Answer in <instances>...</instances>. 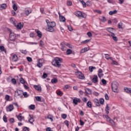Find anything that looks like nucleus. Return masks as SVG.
Masks as SVG:
<instances>
[{
    "label": "nucleus",
    "instance_id": "nucleus-1",
    "mask_svg": "<svg viewBox=\"0 0 131 131\" xmlns=\"http://www.w3.org/2000/svg\"><path fill=\"white\" fill-rule=\"evenodd\" d=\"M46 22L48 26V28H46L47 31L54 32V31H55L54 28L56 27V23L54 21H50L48 19H46Z\"/></svg>",
    "mask_w": 131,
    "mask_h": 131
},
{
    "label": "nucleus",
    "instance_id": "nucleus-2",
    "mask_svg": "<svg viewBox=\"0 0 131 131\" xmlns=\"http://www.w3.org/2000/svg\"><path fill=\"white\" fill-rule=\"evenodd\" d=\"M63 62V59L59 57H55L54 60L52 62V65L55 67H61V63Z\"/></svg>",
    "mask_w": 131,
    "mask_h": 131
},
{
    "label": "nucleus",
    "instance_id": "nucleus-3",
    "mask_svg": "<svg viewBox=\"0 0 131 131\" xmlns=\"http://www.w3.org/2000/svg\"><path fill=\"white\" fill-rule=\"evenodd\" d=\"M118 82L116 81L113 82L112 84V89L114 93H118Z\"/></svg>",
    "mask_w": 131,
    "mask_h": 131
},
{
    "label": "nucleus",
    "instance_id": "nucleus-4",
    "mask_svg": "<svg viewBox=\"0 0 131 131\" xmlns=\"http://www.w3.org/2000/svg\"><path fill=\"white\" fill-rule=\"evenodd\" d=\"M75 15L79 18H86V14L85 13H82L81 11H76L75 13Z\"/></svg>",
    "mask_w": 131,
    "mask_h": 131
},
{
    "label": "nucleus",
    "instance_id": "nucleus-5",
    "mask_svg": "<svg viewBox=\"0 0 131 131\" xmlns=\"http://www.w3.org/2000/svg\"><path fill=\"white\" fill-rule=\"evenodd\" d=\"M15 96L17 98H22L23 96V91L22 90H17L15 92Z\"/></svg>",
    "mask_w": 131,
    "mask_h": 131
},
{
    "label": "nucleus",
    "instance_id": "nucleus-6",
    "mask_svg": "<svg viewBox=\"0 0 131 131\" xmlns=\"http://www.w3.org/2000/svg\"><path fill=\"white\" fill-rule=\"evenodd\" d=\"M14 26L17 28V29H18V30H21L23 28V27L24 26V24L23 23H17L14 25Z\"/></svg>",
    "mask_w": 131,
    "mask_h": 131
},
{
    "label": "nucleus",
    "instance_id": "nucleus-7",
    "mask_svg": "<svg viewBox=\"0 0 131 131\" xmlns=\"http://www.w3.org/2000/svg\"><path fill=\"white\" fill-rule=\"evenodd\" d=\"M76 75L77 76L78 78L79 79H84V75L82 73L80 72H76Z\"/></svg>",
    "mask_w": 131,
    "mask_h": 131
},
{
    "label": "nucleus",
    "instance_id": "nucleus-8",
    "mask_svg": "<svg viewBox=\"0 0 131 131\" xmlns=\"http://www.w3.org/2000/svg\"><path fill=\"white\" fill-rule=\"evenodd\" d=\"M43 63H45V60H43V59L38 60V62L37 64V67H38L39 68H41V67H42V64H43Z\"/></svg>",
    "mask_w": 131,
    "mask_h": 131
},
{
    "label": "nucleus",
    "instance_id": "nucleus-9",
    "mask_svg": "<svg viewBox=\"0 0 131 131\" xmlns=\"http://www.w3.org/2000/svg\"><path fill=\"white\" fill-rule=\"evenodd\" d=\"M108 36H111V37H112V38L114 40V41H117L118 40L117 37H116L115 36V34H114V33H110L108 34Z\"/></svg>",
    "mask_w": 131,
    "mask_h": 131
},
{
    "label": "nucleus",
    "instance_id": "nucleus-10",
    "mask_svg": "<svg viewBox=\"0 0 131 131\" xmlns=\"http://www.w3.org/2000/svg\"><path fill=\"white\" fill-rule=\"evenodd\" d=\"M73 104H74V105H77L78 103H80V99L77 98V97H75L73 100Z\"/></svg>",
    "mask_w": 131,
    "mask_h": 131
},
{
    "label": "nucleus",
    "instance_id": "nucleus-11",
    "mask_svg": "<svg viewBox=\"0 0 131 131\" xmlns=\"http://www.w3.org/2000/svg\"><path fill=\"white\" fill-rule=\"evenodd\" d=\"M10 40H15V39H16V34L11 32L10 34Z\"/></svg>",
    "mask_w": 131,
    "mask_h": 131
},
{
    "label": "nucleus",
    "instance_id": "nucleus-12",
    "mask_svg": "<svg viewBox=\"0 0 131 131\" xmlns=\"http://www.w3.org/2000/svg\"><path fill=\"white\" fill-rule=\"evenodd\" d=\"M6 110L8 112H11V111H13L14 110V106L13 104H10L9 106L6 107Z\"/></svg>",
    "mask_w": 131,
    "mask_h": 131
},
{
    "label": "nucleus",
    "instance_id": "nucleus-13",
    "mask_svg": "<svg viewBox=\"0 0 131 131\" xmlns=\"http://www.w3.org/2000/svg\"><path fill=\"white\" fill-rule=\"evenodd\" d=\"M33 88L36 90V91H37L38 92H41V86L40 85H34Z\"/></svg>",
    "mask_w": 131,
    "mask_h": 131
},
{
    "label": "nucleus",
    "instance_id": "nucleus-14",
    "mask_svg": "<svg viewBox=\"0 0 131 131\" xmlns=\"http://www.w3.org/2000/svg\"><path fill=\"white\" fill-rule=\"evenodd\" d=\"M98 75L99 78H101V77H102V76L104 75V74H103V70H102V69H99L98 70Z\"/></svg>",
    "mask_w": 131,
    "mask_h": 131
},
{
    "label": "nucleus",
    "instance_id": "nucleus-15",
    "mask_svg": "<svg viewBox=\"0 0 131 131\" xmlns=\"http://www.w3.org/2000/svg\"><path fill=\"white\" fill-rule=\"evenodd\" d=\"M10 23H12V24L14 25V26L15 25H16V24L17 23V21H16V19H15V18L13 17L10 18Z\"/></svg>",
    "mask_w": 131,
    "mask_h": 131
},
{
    "label": "nucleus",
    "instance_id": "nucleus-16",
    "mask_svg": "<svg viewBox=\"0 0 131 131\" xmlns=\"http://www.w3.org/2000/svg\"><path fill=\"white\" fill-rule=\"evenodd\" d=\"M92 82H93L94 83H97V82H98V76L97 75H94L93 76Z\"/></svg>",
    "mask_w": 131,
    "mask_h": 131
},
{
    "label": "nucleus",
    "instance_id": "nucleus-17",
    "mask_svg": "<svg viewBox=\"0 0 131 131\" xmlns=\"http://www.w3.org/2000/svg\"><path fill=\"white\" fill-rule=\"evenodd\" d=\"M107 31H108V32H110V33H113V32H114V31H115V29L114 28H107L106 29Z\"/></svg>",
    "mask_w": 131,
    "mask_h": 131
},
{
    "label": "nucleus",
    "instance_id": "nucleus-18",
    "mask_svg": "<svg viewBox=\"0 0 131 131\" xmlns=\"http://www.w3.org/2000/svg\"><path fill=\"white\" fill-rule=\"evenodd\" d=\"M32 12V10L31 9H26L25 14L26 15V16H29V14H31Z\"/></svg>",
    "mask_w": 131,
    "mask_h": 131
},
{
    "label": "nucleus",
    "instance_id": "nucleus-19",
    "mask_svg": "<svg viewBox=\"0 0 131 131\" xmlns=\"http://www.w3.org/2000/svg\"><path fill=\"white\" fill-rule=\"evenodd\" d=\"M30 116V119H29V122L30 123H33V122H34V118H33V116H32L31 115H29Z\"/></svg>",
    "mask_w": 131,
    "mask_h": 131
},
{
    "label": "nucleus",
    "instance_id": "nucleus-20",
    "mask_svg": "<svg viewBox=\"0 0 131 131\" xmlns=\"http://www.w3.org/2000/svg\"><path fill=\"white\" fill-rule=\"evenodd\" d=\"M89 50H90V49L89 48L85 47L83 49H82L81 50L80 53H85V52H88V51H89Z\"/></svg>",
    "mask_w": 131,
    "mask_h": 131
},
{
    "label": "nucleus",
    "instance_id": "nucleus-21",
    "mask_svg": "<svg viewBox=\"0 0 131 131\" xmlns=\"http://www.w3.org/2000/svg\"><path fill=\"white\" fill-rule=\"evenodd\" d=\"M59 19L60 22H65V21H66V19L65 18V17H64L62 15L59 16Z\"/></svg>",
    "mask_w": 131,
    "mask_h": 131
},
{
    "label": "nucleus",
    "instance_id": "nucleus-22",
    "mask_svg": "<svg viewBox=\"0 0 131 131\" xmlns=\"http://www.w3.org/2000/svg\"><path fill=\"white\" fill-rule=\"evenodd\" d=\"M17 117L19 121H22V120L24 119V117H23L21 114H20L18 116H17Z\"/></svg>",
    "mask_w": 131,
    "mask_h": 131
},
{
    "label": "nucleus",
    "instance_id": "nucleus-23",
    "mask_svg": "<svg viewBox=\"0 0 131 131\" xmlns=\"http://www.w3.org/2000/svg\"><path fill=\"white\" fill-rule=\"evenodd\" d=\"M85 93L88 95H91L92 94V90L89 88H86L85 89Z\"/></svg>",
    "mask_w": 131,
    "mask_h": 131
},
{
    "label": "nucleus",
    "instance_id": "nucleus-24",
    "mask_svg": "<svg viewBox=\"0 0 131 131\" xmlns=\"http://www.w3.org/2000/svg\"><path fill=\"white\" fill-rule=\"evenodd\" d=\"M19 81L23 84H25L26 83H27V82H26V81H25V80H24V79H23V78H20L19 79Z\"/></svg>",
    "mask_w": 131,
    "mask_h": 131
},
{
    "label": "nucleus",
    "instance_id": "nucleus-25",
    "mask_svg": "<svg viewBox=\"0 0 131 131\" xmlns=\"http://www.w3.org/2000/svg\"><path fill=\"white\" fill-rule=\"evenodd\" d=\"M124 91L126 93H127L128 94H131V89H130V88H124Z\"/></svg>",
    "mask_w": 131,
    "mask_h": 131
},
{
    "label": "nucleus",
    "instance_id": "nucleus-26",
    "mask_svg": "<svg viewBox=\"0 0 131 131\" xmlns=\"http://www.w3.org/2000/svg\"><path fill=\"white\" fill-rule=\"evenodd\" d=\"M99 19L100 20V21H101V22H103V23L106 22V21H107L106 17H105L104 16L100 17Z\"/></svg>",
    "mask_w": 131,
    "mask_h": 131
},
{
    "label": "nucleus",
    "instance_id": "nucleus-27",
    "mask_svg": "<svg viewBox=\"0 0 131 131\" xmlns=\"http://www.w3.org/2000/svg\"><path fill=\"white\" fill-rule=\"evenodd\" d=\"M18 60V56L16 55H13L12 56V60L14 61V62L17 61Z\"/></svg>",
    "mask_w": 131,
    "mask_h": 131
},
{
    "label": "nucleus",
    "instance_id": "nucleus-28",
    "mask_svg": "<svg viewBox=\"0 0 131 131\" xmlns=\"http://www.w3.org/2000/svg\"><path fill=\"white\" fill-rule=\"evenodd\" d=\"M107 121L110 122V123H111L113 126H115V123L112 119H111V118Z\"/></svg>",
    "mask_w": 131,
    "mask_h": 131
},
{
    "label": "nucleus",
    "instance_id": "nucleus-29",
    "mask_svg": "<svg viewBox=\"0 0 131 131\" xmlns=\"http://www.w3.org/2000/svg\"><path fill=\"white\" fill-rule=\"evenodd\" d=\"M94 103L96 106H100V102H99V100L97 99H94Z\"/></svg>",
    "mask_w": 131,
    "mask_h": 131
},
{
    "label": "nucleus",
    "instance_id": "nucleus-30",
    "mask_svg": "<svg viewBox=\"0 0 131 131\" xmlns=\"http://www.w3.org/2000/svg\"><path fill=\"white\" fill-rule=\"evenodd\" d=\"M36 33H37L38 37H39L40 38H41V37L42 36V34L41 33V32L39 31H37Z\"/></svg>",
    "mask_w": 131,
    "mask_h": 131
},
{
    "label": "nucleus",
    "instance_id": "nucleus-31",
    "mask_svg": "<svg viewBox=\"0 0 131 131\" xmlns=\"http://www.w3.org/2000/svg\"><path fill=\"white\" fill-rule=\"evenodd\" d=\"M0 6H1V8L2 10H5V9H6V8H7V4H2Z\"/></svg>",
    "mask_w": 131,
    "mask_h": 131
},
{
    "label": "nucleus",
    "instance_id": "nucleus-32",
    "mask_svg": "<svg viewBox=\"0 0 131 131\" xmlns=\"http://www.w3.org/2000/svg\"><path fill=\"white\" fill-rule=\"evenodd\" d=\"M117 13V10H115L114 11H111L109 12L110 15H112L114 14H116Z\"/></svg>",
    "mask_w": 131,
    "mask_h": 131
},
{
    "label": "nucleus",
    "instance_id": "nucleus-33",
    "mask_svg": "<svg viewBox=\"0 0 131 131\" xmlns=\"http://www.w3.org/2000/svg\"><path fill=\"white\" fill-rule=\"evenodd\" d=\"M52 83H57L58 82V79L57 78H54L51 80Z\"/></svg>",
    "mask_w": 131,
    "mask_h": 131
},
{
    "label": "nucleus",
    "instance_id": "nucleus-34",
    "mask_svg": "<svg viewBox=\"0 0 131 131\" xmlns=\"http://www.w3.org/2000/svg\"><path fill=\"white\" fill-rule=\"evenodd\" d=\"M89 41H91L90 39H86L81 42L82 45H85V43H88V42H89Z\"/></svg>",
    "mask_w": 131,
    "mask_h": 131
},
{
    "label": "nucleus",
    "instance_id": "nucleus-35",
    "mask_svg": "<svg viewBox=\"0 0 131 131\" xmlns=\"http://www.w3.org/2000/svg\"><path fill=\"white\" fill-rule=\"evenodd\" d=\"M95 69L96 67H89V71H90V72H93Z\"/></svg>",
    "mask_w": 131,
    "mask_h": 131
},
{
    "label": "nucleus",
    "instance_id": "nucleus-36",
    "mask_svg": "<svg viewBox=\"0 0 131 131\" xmlns=\"http://www.w3.org/2000/svg\"><path fill=\"white\" fill-rule=\"evenodd\" d=\"M29 107L30 110H34V109H35V105H34L33 104L30 105Z\"/></svg>",
    "mask_w": 131,
    "mask_h": 131
},
{
    "label": "nucleus",
    "instance_id": "nucleus-37",
    "mask_svg": "<svg viewBox=\"0 0 131 131\" xmlns=\"http://www.w3.org/2000/svg\"><path fill=\"white\" fill-rule=\"evenodd\" d=\"M0 52H6V49L4 46H0Z\"/></svg>",
    "mask_w": 131,
    "mask_h": 131
},
{
    "label": "nucleus",
    "instance_id": "nucleus-38",
    "mask_svg": "<svg viewBox=\"0 0 131 131\" xmlns=\"http://www.w3.org/2000/svg\"><path fill=\"white\" fill-rule=\"evenodd\" d=\"M12 8L14 11H17V10H18V7H17V5L15 4H13Z\"/></svg>",
    "mask_w": 131,
    "mask_h": 131
},
{
    "label": "nucleus",
    "instance_id": "nucleus-39",
    "mask_svg": "<svg viewBox=\"0 0 131 131\" xmlns=\"http://www.w3.org/2000/svg\"><path fill=\"white\" fill-rule=\"evenodd\" d=\"M23 95L25 97V98H28L29 96V95H28V93H27V92H23Z\"/></svg>",
    "mask_w": 131,
    "mask_h": 131
},
{
    "label": "nucleus",
    "instance_id": "nucleus-40",
    "mask_svg": "<svg viewBox=\"0 0 131 131\" xmlns=\"http://www.w3.org/2000/svg\"><path fill=\"white\" fill-rule=\"evenodd\" d=\"M103 118H106L107 121H108L111 119L110 117H109V116H108L107 115H104Z\"/></svg>",
    "mask_w": 131,
    "mask_h": 131
},
{
    "label": "nucleus",
    "instance_id": "nucleus-41",
    "mask_svg": "<svg viewBox=\"0 0 131 131\" xmlns=\"http://www.w3.org/2000/svg\"><path fill=\"white\" fill-rule=\"evenodd\" d=\"M35 99L38 102H40V101H41V98L39 96H36Z\"/></svg>",
    "mask_w": 131,
    "mask_h": 131
},
{
    "label": "nucleus",
    "instance_id": "nucleus-42",
    "mask_svg": "<svg viewBox=\"0 0 131 131\" xmlns=\"http://www.w3.org/2000/svg\"><path fill=\"white\" fill-rule=\"evenodd\" d=\"M47 118H48V119H50V120H51V121H53V116L49 115L47 117Z\"/></svg>",
    "mask_w": 131,
    "mask_h": 131
},
{
    "label": "nucleus",
    "instance_id": "nucleus-43",
    "mask_svg": "<svg viewBox=\"0 0 131 131\" xmlns=\"http://www.w3.org/2000/svg\"><path fill=\"white\" fill-rule=\"evenodd\" d=\"M47 77H48V74L46 73H44L42 75V78L45 79V78H47Z\"/></svg>",
    "mask_w": 131,
    "mask_h": 131
},
{
    "label": "nucleus",
    "instance_id": "nucleus-44",
    "mask_svg": "<svg viewBox=\"0 0 131 131\" xmlns=\"http://www.w3.org/2000/svg\"><path fill=\"white\" fill-rule=\"evenodd\" d=\"M57 95H58V96H60V97L63 96V93H62V92L58 91L57 92Z\"/></svg>",
    "mask_w": 131,
    "mask_h": 131
},
{
    "label": "nucleus",
    "instance_id": "nucleus-45",
    "mask_svg": "<svg viewBox=\"0 0 131 131\" xmlns=\"http://www.w3.org/2000/svg\"><path fill=\"white\" fill-rule=\"evenodd\" d=\"M11 82L13 83V84H16V83H17V81H16L15 78H13L11 79Z\"/></svg>",
    "mask_w": 131,
    "mask_h": 131
},
{
    "label": "nucleus",
    "instance_id": "nucleus-46",
    "mask_svg": "<svg viewBox=\"0 0 131 131\" xmlns=\"http://www.w3.org/2000/svg\"><path fill=\"white\" fill-rule=\"evenodd\" d=\"M88 107L91 108L92 107V102L91 101H88L86 103Z\"/></svg>",
    "mask_w": 131,
    "mask_h": 131
},
{
    "label": "nucleus",
    "instance_id": "nucleus-47",
    "mask_svg": "<svg viewBox=\"0 0 131 131\" xmlns=\"http://www.w3.org/2000/svg\"><path fill=\"white\" fill-rule=\"evenodd\" d=\"M67 55H70V54H72V50H71L70 49H68L67 51Z\"/></svg>",
    "mask_w": 131,
    "mask_h": 131
},
{
    "label": "nucleus",
    "instance_id": "nucleus-48",
    "mask_svg": "<svg viewBox=\"0 0 131 131\" xmlns=\"http://www.w3.org/2000/svg\"><path fill=\"white\" fill-rule=\"evenodd\" d=\"M111 64L112 65H118V62H117L115 60H113V61H112V62H111Z\"/></svg>",
    "mask_w": 131,
    "mask_h": 131
},
{
    "label": "nucleus",
    "instance_id": "nucleus-49",
    "mask_svg": "<svg viewBox=\"0 0 131 131\" xmlns=\"http://www.w3.org/2000/svg\"><path fill=\"white\" fill-rule=\"evenodd\" d=\"M61 117L62 118H63V119H66V118H67V115L65 114H62L61 115Z\"/></svg>",
    "mask_w": 131,
    "mask_h": 131
},
{
    "label": "nucleus",
    "instance_id": "nucleus-50",
    "mask_svg": "<svg viewBox=\"0 0 131 131\" xmlns=\"http://www.w3.org/2000/svg\"><path fill=\"white\" fill-rule=\"evenodd\" d=\"M99 102H100V104H101V105H103L104 104V99L100 98L99 99Z\"/></svg>",
    "mask_w": 131,
    "mask_h": 131
},
{
    "label": "nucleus",
    "instance_id": "nucleus-51",
    "mask_svg": "<svg viewBox=\"0 0 131 131\" xmlns=\"http://www.w3.org/2000/svg\"><path fill=\"white\" fill-rule=\"evenodd\" d=\"M118 28H122V23L120 22L118 24Z\"/></svg>",
    "mask_w": 131,
    "mask_h": 131
},
{
    "label": "nucleus",
    "instance_id": "nucleus-52",
    "mask_svg": "<svg viewBox=\"0 0 131 131\" xmlns=\"http://www.w3.org/2000/svg\"><path fill=\"white\" fill-rule=\"evenodd\" d=\"M5 100H6V101H10V96L7 95L5 96Z\"/></svg>",
    "mask_w": 131,
    "mask_h": 131
},
{
    "label": "nucleus",
    "instance_id": "nucleus-53",
    "mask_svg": "<svg viewBox=\"0 0 131 131\" xmlns=\"http://www.w3.org/2000/svg\"><path fill=\"white\" fill-rule=\"evenodd\" d=\"M20 52L22 53V54H27V51H26V50H20Z\"/></svg>",
    "mask_w": 131,
    "mask_h": 131
},
{
    "label": "nucleus",
    "instance_id": "nucleus-54",
    "mask_svg": "<svg viewBox=\"0 0 131 131\" xmlns=\"http://www.w3.org/2000/svg\"><path fill=\"white\" fill-rule=\"evenodd\" d=\"M27 60L28 61V62H32V58L30 57H27Z\"/></svg>",
    "mask_w": 131,
    "mask_h": 131
},
{
    "label": "nucleus",
    "instance_id": "nucleus-55",
    "mask_svg": "<svg viewBox=\"0 0 131 131\" xmlns=\"http://www.w3.org/2000/svg\"><path fill=\"white\" fill-rule=\"evenodd\" d=\"M105 58L107 60H109L110 58V56L108 54H105Z\"/></svg>",
    "mask_w": 131,
    "mask_h": 131
},
{
    "label": "nucleus",
    "instance_id": "nucleus-56",
    "mask_svg": "<svg viewBox=\"0 0 131 131\" xmlns=\"http://www.w3.org/2000/svg\"><path fill=\"white\" fill-rule=\"evenodd\" d=\"M64 124H66L67 126V127H68L69 126V122L67 120H66L64 121Z\"/></svg>",
    "mask_w": 131,
    "mask_h": 131
},
{
    "label": "nucleus",
    "instance_id": "nucleus-57",
    "mask_svg": "<svg viewBox=\"0 0 131 131\" xmlns=\"http://www.w3.org/2000/svg\"><path fill=\"white\" fill-rule=\"evenodd\" d=\"M3 120L5 122H8V120H7V116H4V117H3Z\"/></svg>",
    "mask_w": 131,
    "mask_h": 131
},
{
    "label": "nucleus",
    "instance_id": "nucleus-58",
    "mask_svg": "<svg viewBox=\"0 0 131 131\" xmlns=\"http://www.w3.org/2000/svg\"><path fill=\"white\" fill-rule=\"evenodd\" d=\"M101 82H102V83L103 84H106L107 83V81H106V80L104 79H102L101 80Z\"/></svg>",
    "mask_w": 131,
    "mask_h": 131
},
{
    "label": "nucleus",
    "instance_id": "nucleus-59",
    "mask_svg": "<svg viewBox=\"0 0 131 131\" xmlns=\"http://www.w3.org/2000/svg\"><path fill=\"white\" fill-rule=\"evenodd\" d=\"M9 121L11 123H14V122H15V120L14 118H10Z\"/></svg>",
    "mask_w": 131,
    "mask_h": 131
},
{
    "label": "nucleus",
    "instance_id": "nucleus-60",
    "mask_svg": "<svg viewBox=\"0 0 131 131\" xmlns=\"http://www.w3.org/2000/svg\"><path fill=\"white\" fill-rule=\"evenodd\" d=\"M67 5L68 6H72V2L69 1L67 2Z\"/></svg>",
    "mask_w": 131,
    "mask_h": 131
},
{
    "label": "nucleus",
    "instance_id": "nucleus-61",
    "mask_svg": "<svg viewBox=\"0 0 131 131\" xmlns=\"http://www.w3.org/2000/svg\"><path fill=\"white\" fill-rule=\"evenodd\" d=\"M68 28L70 31H72L73 30V29H72V27L70 26H68Z\"/></svg>",
    "mask_w": 131,
    "mask_h": 131
},
{
    "label": "nucleus",
    "instance_id": "nucleus-62",
    "mask_svg": "<svg viewBox=\"0 0 131 131\" xmlns=\"http://www.w3.org/2000/svg\"><path fill=\"white\" fill-rule=\"evenodd\" d=\"M24 131H29V128L28 127H25L23 128Z\"/></svg>",
    "mask_w": 131,
    "mask_h": 131
},
{
    "label": "nucleus",
    "instance_id": "nucleus-63",
    "mask_svg": "<svg viewBox=\"0 0 131 131\" xmlns=\"http://www.w3.org/2000/svg\"><path fill=\"white\" fill-rule=\"evenodd\" d=\"M35 35L34 33H31L30 34V37L33 38V37H34Z\"/></svg>",
    "mask_w": 131,
    "mask_h": 131
},
{
    "label": "nucleus",
    "instance_id": "nucleus-64",
    "mask_svg": "<svg viewBox=\"0 0 131 131\" xmlns=\"http://www.w3.org/2000/svg\"><path fill=\"white\" fill-rule=\"evenodd\" d=\"M82 101L83 102H88V98L84 97L82 99Z\"/></svg>",
    "mask_w": 131,
    "mask_h": 131
}]
</instances>
